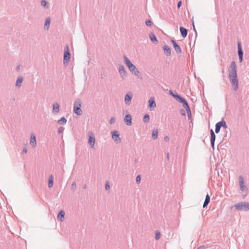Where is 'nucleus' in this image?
<instances>
[{
    "label": "nucleus",
    "instance_id": "obj_10",
    "mask_svg": "<svg viewBox=\"0 0 249 249\" xmlns=\"http://www.w3.org/2000/svg\"><path fill=\"white\" fill-rule=\"evenodd\" d=\"M156 107V104L155 101V98L153 97H152L150 98L148 101V107L149 110L152 111Z\"/></svg>",
    "mask_w": 249,
    "mask_h": 249
},
{
    "label": "nucleus",
    "instance_id": "obj_1",
    "mask_svg": "<svg viewBox=\"0 0 249 249\" xmlns=\"http://www.w3.org/2000/svg\"><path fill=\"white\" fill-rule=\"evenodd\" d=\"M229 78L234 90L238 89V80L237 78L236 65L235 62L232 61L228 70Z\"/></svg>",
    "mask_w": 249,
    "mask_h": 249
},
{
    "label": "nucleus",
    "instance_id": "obj_17",
    "mask_svg": "<svg viewBox=\"0 0 249 249\" xmlns=\"http://www.w3.org/2000/svg\"><path fill=\"white\" fill-rule=\"evenodd\" d=\"M163 49L164 50V53L167 55L170 56L171 55V49L168 45H164L163 47Z\"/></svg>",
    "mask_w": 249,
    "mask_h": 249
},
{
    "label": "nucleus",
    "instance_id": "obj_4",
    "mask_svg": "<svg viewBox=\"0 0 249 249\" xmlns=\"http://www.w3.org/2000/svg\"><path fill=\"white\" fill-rule=\"evenodd\" d=\"M234 207L235 209L239 211H247L249 210V203L246 202H240L235 204Z\"/></svg>",
    "mask_w": 249,
    "mask_h": 249
},
{
    "label": "nucleus",
    "instance_id": "obj_41",
    "mask_svg": "<svg viewBox=\"0 0 249 249\" xmlns=\"http://www.w3.org/2000/svg\"><path fill=\"white\" fill-rule=\"evenodd\" d=\"M187 111V115H188V118H189V119H190L191 117V109H190V110H187V111Z\"/></svg>",
    "mask_w": 249,
    "mask_h": 249
},
{
    "label": "nucleus",
    "instance_id": "obj_42",
    "mask_svg": "<svg viewBox=\"0 0 249 249\" xmlns=\"http://www.w3.org/2000/svg\"><path fill=\"white\" fill-rule=\"evenodd\" d=\"M64 128L63 127H60L59 129H58V133L59 134H60L61 133H62L64 131Z\"/></svg>",
    "mask_w": 249,
    "mask_h": 249
},
{
    "label": "nucleus",
    "instance_id": "obj_50",
    "mask_svg": "<svg viewBox=\"0 0 249 249\" xmlns=\"http://www.w3.org/2000/svg\"><path fill=\"white\" fill-rule=\"evenodd\" d=\"M192 24H193V26L194 30L196 32V29H195V25H194V23L193 20H192Z\"/></svg>",
    "mask_w": 249,
    "mask_h": 249
},
{
    "label": "nucleus",
    "instance_id": "obj_51",
    "mask_svg": "<svg viewBox=\"0 0 249 249\" xmlns=\"http://www.w3.org/2000/svg\"><path fill=\"white\" fill-rule=\"evenodd\" d=\"M167 159L169 160V153H168L167 154Z\"/></svg>",
    "mask_w": 249,
    "mask_h": 249
},
{
    "label": "nucleus",
    "instance_id": "obj_2",
    "mask_svg": "<svg viewBox=\"0 0 249 249\" xmlns=\"http://www.w3.org/2000/svg\"><path fill=\"white\" fill-rule=\"evenodd\" d=\"M239 182L240 186V189L241 193L243 197L244 198L248 195V188L247 186L245 184L243 178L242 176L239 177Z\"/></svg>",
    "mask_w": 249,
    "mask_h": 249
},
{
    "label": "nucleus",
    "instance_id": "obj_8",
    "mask_svg": "<svg viewBox=\"0 0 249 249\" xmlns=\"http://www.w3.org/2000/svg\"><path fill=\"white\" fill-rule=\"evenodd\" d=\"M71 54L69 52V46L67 45L65 48V51L64 53V64L67 63L69 61L70 59Z\"/></svg>",
    "mask_w": 249,
    "mask_h": 249
},
{
    "label": "nucleus",
    "instance_id": "obj_11",
    "mask_svg": "<svg viewBox=\"0 0 249 249\" xmlns=\"http://www.w3.org/2000/svg\"><path fill=\"white\" fill-rule=\"evenodd\" d=\"M132 97L133 94L131 92H129L126 93L124 97V102L126 105H130Z\"/></svg>",
    "mask_w": 249,
    "mask_h": 249
},
{
    "label": "nucleus",
    "instance_id": "obj_20",
    "mask_svg": "<svg viewBox=\"0 0 249 249\" xmlns=\"http://www.w3.org/2000/svg\"><path fill=\"white\" fill-rule=\"evenodd\" d=\"M64 216H65V212L63 210H61L57 215V219L60 220V221H62L63 219H64Z\"/></svg>",
    "mask_w": 249,
    "mask_h": 249
},
{
    "label": "nucleus",
    "instance_id": "obj_18",
    "mask_svg": "<svg viewBox=\"0 0 249 249\" xmlns=\"http://www.w3.org/2000/svg\"><path fill=\"white\" fill-rule=\"evenodd\" d=\"M149 37L151 40V41L153 43H155V44H157L158 43V40L157 39V37H156L155 34L152 33V32H151L149 34Z\"/></svg>",
    "mask_w": 249,
    "mask_h": 249
},
{
    "label": "nucleus",
    "instance_id": "obj_44",
    "mask_svg": "<svg viewBox=\"0 0 249 249\" xmlns=\"http://www.w3.org/2000/svg\"><path fill=\"white\" fill-rule=\"evenodd\" d=\"M27 152V149L26 146H24L23 147V150H22V153L26 154Z\"/></svg>",
    "mask_w": 249,
    "mask_h": 249
},
{
    "label": "nucleus",
    "instance_id": "obj_21",
    "mask_svg": "<svg viewBox=\"0 0 249 249\" xmlns=\"http://www.w3.org/2000/svg\"><path fill=\"white\" fill-rule=\"evenodd\" d=\"M124 63H125V65L128 68H129V67H130L132 65H133L131 63L130 60L125 55L124 56Z\"/></svg>",
    "mask_w": 249,
    "mask_h": 249
},
{
    "label": "nucleus",
    "instance_id": "obj_48",
    "mask_svg": "<svg viewBox=\"0 0 249 249\" xmlns=\"http://www.w3.org/2000/svg\"><path fill=\"white\" fill-rule=\"evenodd\" d=\"M243 56H239V60L240 62H242L243 61Z\"/></svg>",
    "mask_w": 249,
    "mask_h": 249
},
{
    "label": "nucleus",
    "instance_id": "obj_34",
    "mask_svg": "<svg viewBox=\"0 0 249 249\" xmlns=\"http://www.w3.org/2000/svg\"><path fill=\"white\" fill-rule=\"evenodd\" d=\"M76 182L75 181H73L72 184H71V189L73 191H74L75 189H76Z\"/></svg>",
    "mask_w": 249,
    "mask_h": 249
},
{
    "label": "nucleus",
    "instance_id": "obj_12",
    "mask_svg": "<svg viewBox=\"0 0 249 249\" xmlns=\"http://www.w3.org/2000/svg\"><path fill=\"white\" fill-rule=\"evenodd\" d=\"M171 42L172 43L174 48L178 53H182L181 49L180 46L177 43L175 40L173 39L171 40Z\"/></svg>",
    "mask_w": 249,
    "mask_h": 249
},
{
    "label": "nucleus",
    "instance_id": "obj_46",
    "mask_svg": "<svg viewBox=\"0 0 249 249\" xmlns=\"http://www.w3.org/2000/svg\"><path fill=\"white\" fill-rule=\"evenodd\" d=\"M179 97H180V96L178 95L177 93H176L175 97L174 98H175L177 100L179 98Z\"/></svg>",
    "mask_w": 249,
    "mask_h": 249
},
{
    "label": "nucleus",
    "instance_id": "obj_49",
    "mask_svg": "<svg viewBox=\"0 0 249 249\" xmlns=\"http://www.w3.org/2000/svg\"><path fill=\"white\" fill-rule=\"evenodd\" d=\"M169 137L168 136H165L164 138V140L165 141H167L169 140Z\"/></svg>",
    "mask_w": 249,
    "mask_h": 249
},
{
    "label": "nucleus",
    "instance_id": "obj_7",
    "mask_svg": "<svg viewBox=\"0 0 249 249\" xmlns=\"http://www.w3.org/2000/svg\"><path fill=\"white\" fill-rule=\"evenodd\" d=\"M111 136L112 139L114 140V141L118 143H120L121 141V139L120 138V134L117 130H114L111 131Z\"/></svg>",
    "mask_w": 249,
    "mask_h": 249
},
{
    "label": "nucleus",
    "instance_id": "obj_23",
    "mask_svg": "<svg viewBox=\"0 0 249 249\" xmlns=\"http://www.w3.org/2000/svg\"><path fill=\"white\" fill-rule=\"evenodd\" d=\"M210 196H209V195L208 194H207L206 196L203 205V207L204 208L206 206H207L208 204L210 203Z\"/></svg>",
    "mask_w": 249,
    "mask_h": 249
},
{
    "label": "nucleus",
    "instance_id": "obj_5",
    "mask_svg": "<svg viewBox=\"0 0 249 249\" xmlns=\"http://www.w3.org/2000/svg\"><path fill=\"white\" fill-rule=\"evenodd\" d=\"M118 72L123 80H125L127 77V72L123 65H120L118 68Z\"/></svg>",
    "mask_w": 249,
    "mask_h": 249
},
{
    "label": "nucleus",
    "instance_id": "obj_36",
    "mask_svg": "<svg viewBox=\"0 0 249 249\" xmlns=\"http://www.w3.org/2000/svg\"><path fill=\"white\" fill-rule=\"evenodd\" d=\"M160 237V233L159 231H156L155 234V239L158 240Z\"/></svg>",
    "mask_w": 249,
    "mask_h": 249
},
{
    "label": "nucleus",
    "instance_id": "obj_38",
    "mask_svg": "<svg viewBox=\"0 0 249 249\" xmlns=\"http://www.w3.org/2000/svg\"><path fill=\"white\" fill-rule=\"evenodd\" d=\"M141 179V176L140 175L137 176L136 178V183L139 184L140 182Z\"/></svg>",
    "mask_w": 249,
    "mask_h": 249
},
{
    "label": "nucleus",
    "instance_id": "obj_24",
    "mask_svg": "<svg viewBox=\"0 0 249 249\" xmlns=\"http://www.w3.org/2000/svg\"><path fill=\"white\" fill-rule=\"evenodd\" d=\"M51 23V19L49 17H48L45 19V23L44 24V29L48 30L49 26Z\"/></svg>",
    "mask_w": 249,
    "mask_h": 249
},
{
    "label": "nucleus",
    "instance_id": "obj_43",
    "mask_svg": "<svg viewBox=\"0 0 249 249\" xmlns=\"http://www.w3.org/2000/svg\"><path fill=\"white\" fill-rule=\"evenodd\" d=\"M169 93L172 95L174 98L175 97L176 93H174L172 90L169 91Z\"/></svg>",
    "mask_w": 249,
    "mask_h": 249
},
{
    "label": "nucleus",
    "instance_id": "obj_16",
    "mask_svg": "<svg viewBox=\"0 0 249 249\" xmlns=\"http://www.w3.org/2000/svg\"><path fill=\"white\" fill-rule=\"evenodd\" d=\"M30 144L32 145L33 148L36 147V138L34 134H32L30 139Z\"/></svg>",
    "mask_w": 249,
    "mask_h": 249
},
{
    "label": "nucleus",
    "instance_id": "obj_31",
    "mask_svg": "<svg viewBox=\"0 0 249 249\" xmlns=\"http://www.w3.org/2000/svg\"><path fill=\"white\" fill-rule=\"evenodd\" d=\"M149 120H150L149 115L148 114H146L143 118V122L148 123V122H149Z\"/></svg>",
    "mask_w": 249,
    "mask_h": 249
},
{
    "label": "nucleus",
    "instance_id": "obj_26",
    "mask_svg": "<svg viewBox=\"0 0 249 249\" xmlns=\"http://www.w3.org/2000/svg\"><path fill=\"white\" fill-rule=\"evenodd\" d=\"M53 175L50 176L48 180V187L51 188L53 187Z\"/></svg>",
    "mask_w": 249,
    "mask_h": 249
},
{
    "label": "nucleus",
    "instance_id": "obj_37",
    "mask_svg": "<svg viewBox=\"0 0 249 249\" xmlns=\"http://www.w3.org/2000/svg\"><path fill=\"white\" fill-rule=\"evenodd\" d=\"M47 4H48V2H47V1H46L45 0H42L41 1V5L42 6L45 7L47 6Z\"/></svg>",
    "mask_w": 249,
    "mask_h": 249
},
{
    "label": "nucleus",
    "instance_id": "obj_14",
    "mask_svg": "<svg viewBox=\"0 0 249 249\" xmlns=\"http://www.w3.org/2000/svg\"><path fill=\"white\" fill-rule=\"evenodd\" d=\"M124 122L127 125L130 126L132 124V117L130 114H127L124 118Z\"/></svg>",
    "mask_w": 249,
    "mask_h": 249
},
{
    "label": "nucleus",
    "instance_id": "obj_30",
    "mask_svg": "<svg viewBox=\"0 0 249 249\" xmlns=\"http://www.w3.org/2000/svg\"><path fill=\"white\" fill-rule=\"evenodd\" d=\"M219 123L220 124L221 127H223L225 129L227 128L228 126L226 124V123L223 119H222L221 121H220Z\"/></svg>",
    "mask_w": 249,
    "mask_h": 249
},
{
    "label": "nucleus",
    "instance_id": "obj_27",
    "mask_svg": "<svg viewBox=\"0 0 249 249\" xmlns=\"http://www.w3.org/2000/svg\"><path fill=\"white\" fill-rule=\"evenodd\" d=\"M67 119L64 117H63L58 120L57 123L59 124L64 125L67 123Z\"/></svg>",
    "mask_w": 249,
    "mask_h": 249
},
{
    "label": "nucleus",
    "instance_id": "obj_33",
    "mask_svg": "<svg viewBox=\"0 0 249 249\" xmlns=\"http://www.w3.org/2000/svg\"><path fill=\"white\" fill-rule=\"evenodd\" d=\"M153 24V22L151 20L147 19L145 21V24L148 27H151Z\"/></svg>",
    "mask_w": 249,
    "mask_h": 249
},
{
    "label": "nucleus",
    "instance_id": "obj_29",
    "mask_svg": "<svg viewBox=\"0 0 249 249\" xmlns=\"http://www.w3.org/2000/svg\"><path fill=\"white\" fill-rule=\"evenodd\" d=\"M221 128V126L220 125V124L219 123V122L215 124V132L216 133H218L220 131V128Z\"/></svg>",
    "mask_w": 249,
    "mask_h": 249
},
{
    "label": "nucleus",
    "instance_id": "obj_40",
    "mask_svg": "<svg viewBox=\"0 0 249 249\" xmlns=\"http://www.w3.org/2000/svg\"><path fill=\"white\" fill-rule=\"evenodd\" d=\"M115 119L114 117H111L109 120L110 124H112L115 123Z\"/></svg>",
    "mask_w": 249,
    "mask_h": 249
},
{
    "label": "nucleus",
    "instance_id": "obj_15",
    "mask_svg": "<svg viewBox=\"0 0 249 249\" xmlns=\"http://www.w3.org/2000/svg\"><path fill=\"white\" fill-rule=\"evenodd\" d=\"M59 105L58 103H54L53 105V108L52 112L53 114L56 115L59 112Z\"/></svg>",
    "mask_w": 249,
    "mask_h": 249
},
{
    "label": "nucleus",
    "instance_id": "obj_45",
    "mask_svg": "<svg viewBox=\"0 0 249 249\" xmlns=\"http://www.w3.org/2000/svg\"><path fill=\"white\" fill-rule=\"evenodd\" d=\"M181 4H182V2H181V1H179L178 2V4H177L178 8V9H179V8L180 7V6H181Z\"/></svg>",
    "mask_w": 249,
    "mask_h": 249
},
{
    "label": "nucleus",
    "instance_id": "obj_53",
    "mask_svg": "<svg viewBox=\"0 0 249 249\" xmlns=\"http://www.w3.org/2000/svg\"><path fill=\"white\" fill-rule=\"evenodd\" d=\"M19 69H20V66L18 65V66H17L16 69H17V70H18Z\"/></svg>",
    "mask_w": 249,
    "mask_h": 249
},
{
    "label": "nucleus",
    "instance_id": "obj_9",
    "mask_svg": "<svg viewBox=\"0 0 249 249\" xmlns=\"http://www.w3.org/2000/svg\"><path fill=\"white\" fill-rule=\"evenodd\" d=\"M129 71L133 73L135 76L138 77H141V73L138 70V69L136 67V66L134 65H132L129 68H128Z\"/></svg>",
    "mask_w": 249,
    "mask_h": 249
},
{
    "label": "nucleus",
    "instance_id": "obj_19",
    "mask_svg": "<svg viewBox=\"0 0 249 249\" xmlns=\"http://www.w3.org/2000/svg\"><path fill=\"white\" fill-rule=\"evenodd\" d=\"M179 30L182 37L183 38L186 37L188 33L187 30L183 27H180L179 28Z\"/></svg>",
    "mask_w": 249,
    "mask_h": 249
},
{
    "label": "nucleus",
    "instance_id": "obj_6",
    "mask_svg": "<svg viewBox=\"0 0 249 249\" xmlns=\"http://www.w3.org/2000/svg\"><path fill=\"white\" fill-rule=\"evenodd\" d=\"M88 144L91 148H93L95 142V139L94 133L91 131L88 132Z\"/></svg>",
    "mask_w": 249,
    "mask_h": 249
},
{
    "label": "nucleus",
    "instance_id": "obj_35",
    "mask_svg": "<svg viewBox=\"0 0 249 249\" xmlns=\"http://www.w3.org/2000/svg\"><path fill=\"white\" fill-rule=\"evenodd\" d=\"M177 101L179 103L183 104L186 101V100L181 96H180L179 97V98L178 99Z\"/></svg>",
    "mask_w": 249,
    "mask_h": 249
},
{
    "label": "nucleus",
    "instance_id": "obj_22",
    "mask_svg": "<svg viewBox=\"0 0 249 249\" xmlns=\"http://www.w3.org/2000/svg\"><path fill=\"white\" fill-rule=\"evenodd\" d=\"M238 56H243V51L241 47V43L240 42H238Z\"/></svg>",
    "mask_w": 249,
    "mask_h": 249
},
{
    "label": "nucleus",
    "instance_id": "obj_13",
    "mask_svg": "<svg viewBox=\"0 0 249 249\" xmlns=\"http://www.w3.org/2000/svg\"><path fill=\"white\" fill-rule=\"evenodd\" d=\"M211 144L212 148L213 149L214 146V142L215 141L216 136L213 129H211Z\"/></svg>",
    "mask_w": 249,
    "mask_h": 249
},
{
    "label": "nucleus",
    "instance_id": "obj_47",
    "mask_svg": "<svg viewBox=\"0 0 249 249\" xmlns=\"http://www.w3.org/2000/svg\"><path fill=\"white\" fill-rule=\"evenodd\" d=\"M180 111H181L182 115L185 116V112L184 110L183 109H181L180 110Z\"/></svg>",
    "mask_w": 249,
    "mask_h": 249
},
{
    "label": "nucleus",
    "instance_id": "obj_25",
    "mask_svg": "<svg viewBox=\"0 0 249 249\" xmlns=\"http://www.w3.org/2000/svg\"><path fill=\"white\" fill-rule=\"evenodd\" d=\"M158 136V129L154 128L152 130V138L153 140H155V139H157Z\"/></svg>",
    "mask_w": 249,
    "mask_h": 249
},
{
    "label": "nucleus",
    "instance_id": "obj_28",
    "mask_svg": "<svg viewBox=\"0 0 249 249\" xmlns=\"http://www.w3.org/2000/svg\"><path fill=\"white\" fill-rule=\"evenodd\" d=\"M23 81V78L22 77H18L16 81V86L18 87H20L21 86V83Z\"/></svg>",
    "mask_w": 249,
    "mask_h": 249
},
{
    "label": "nucleus",
    "instance_id": "obj_39",
    "mask_svg": "<svg viewBox=\"0 0 249 249\" xmlns=\"http://www.w3.org/2000/svg\"><path fill=\"white\" fill-rule=\"evenodd\" d=\"M105 189L106 190H108L110 189L109 183L108 181L106 182V183Z\"/></svg>",
    "mask_w": 249,
    "mask_h": 249
},
{
    "label": "nucleus",
    "instance_id": "obj_32",
    "mask_svg": "<svg viewBox=\"0 0 249 249\" xmlns=\"http://www.w3.org/2000/svg\"><path fill=\"white\" fill-rule=\"evenodd\" d=\"M183 107L186 109V111L190 109L189 106L186 100L182 104Z\"/></svg>",
    "mask_w": 249,
    "mask_h": 249
},
{
    "label": "nucleus",
    "instance_id": "obj_3",
    "mask_svg": "<svg viewBox=\"0 0 249 249\" xmlns=\"http://www.w3.org/2000/svg\"><path fill=\"white\" fill-rule=\"evenodd\" d=\"M81 101L80 99H76L74 103L73 112L78 115H81L82 114V110L81 108Z\"/></svg>",
    "mask_w": 249,
    "mask_h": 249
},
{
    "label": "nucleus",
    "instance_id": "obj_52",
    "mask_svg": "<svg viewBox=\"0 0 249 249\" xmlns=\"http://www.w3.org/2000/svg\"><path fill=\"white\" fill-rule=\"evenodd\" d=\"M87 188V185L86 184H85L83 187V188L84 189H86Z\"/></svg>",
    "mask_w": 249,
    "mask_h": 249
}]
</instances>
